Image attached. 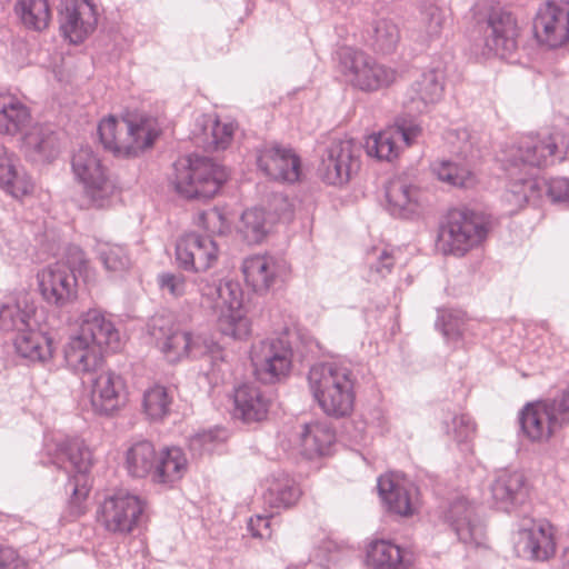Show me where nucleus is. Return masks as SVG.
<instances>
[{
	"mask_svg": "<svg viewBox=\"0 0 569 569\" xmlns=\"http://www.w3.org/2000/svg\"><path fill=\"white\" fill-rule=\"evenodd\" d=\"M557 138L552 134L540 139L539 137H525L517 146H512L506 152V156L501 161L503 162V169L509 171L510 182L506 193L510 189V184L515 180H525V178L517 177V170L521 171L520 164L523 167H543L552 162V157L557 151ZM532 177H526L531 179Z\"/></svg>",
	"mask_w": 569,
	"mask_h": 569,
	"instance_id": "nucleus-11",
	"label": "nucleus"
},
{
	"mask_svg": "<svg viewBox=\"0 0 569 569\" xmlns=\"http://www.w3.org/2000/svg\"><path fill=\"white\" fill-rule=\"evenodd\" d=\"M432 171L439 180L453 187L470 188L476 183L475 173L456 161L441 160L432 164Z\"/></svg>",
	"mask_w": 569,
	"mask_h": 569,
	"instance_id": "nucleus-46",
	"label": "nucleus"
},
{
	"mask_svg": "<svg viewBox=\"0 0 569 569\" xmlns=\"http://www.w3.org/2000/svg\"><path fill=\"white\" fill-rule=\"evenodd\" d=\"M120 348V335L114 325L99 310H89L82 317L78 331L64 346L67 365L78 373H92L103 363V350Z\"/></svg>",
	"mask_w": 569,
	"mask_h": 569,
	"instance_id": "nucleus-1",
	"label": "nucleus"
},
{
	"mask_svg": "<svg viewBox=\"0 0 569 569\" xmlns=\"http://www.w3.org/2000/svg\"><path fill=\"white\" fill-rule=\"evenodd\" d=\"M16 12L27 28L37 31L46 29L51 20L48 0H19Z\"/></svg>",
	"mask_w": 569,
	"mask_h": 569,
	"instance_id": "nucleus-44",
	"label": "nucleus"
},
{
	"mask_svg": "<svg viewBox=\"0 0 569 569\" xmlns=\"http://www.w3.org/2000/svg\"><path fill=\"white\" fill-rule=\"evenodd\" d=\"M90 400L93 410L100 415H111L127 401L122 378L112 371L100 372L91 383Z\"/></svg>",
	"mask_w": 569,
	"mask_h": 569,
	"instance_id": "nucleus-20",
	"label": "nucleus"
},
{
	"mask_svg": "<svg viewBox=\"0 0 569 569\" xmlns=\"http://www.w3.org/2000/svg\"><path fill=\"white\" fill-rule=\"evenodd\" d=\"M519 533L525 551L532 559L547 560L555 555V530L548 520L523 519Z\"/></svg>",
	"mask_w": 569,
	"mask_h": 569,
	"instance_id": "nucleus-25",
	"label": "nucleus"
},
{
	"mask_svg": "<svg viewBox=\"0 0 569 569\" xmlns=\"http://www.w3.org/2000/svg\"><path fill=\"white\" fill-rule=\"evenodd\" d=\"M228 179L226 168L208 158H188L174 163L176 191L187 199H210Z\"/></svg>",
	"mask_w": 569,
	"mask_h": 569,
	"instance_id": "nucleus-6",
	"label": "nucleus"
},
{
	"mask_svg": "<svg viewBox=\"0 0 569 569\" xmlns=\"http://www.w3.org/2000/svg\"><path fill=\"white\" fill-rule=\"evenodd\" d=\"M542 401L528 403L520 415L522 431L531 441L545 442L558 431Z\"/></svg>",
	"mask_w": 569,
	"mask_h": 569,
	"instance_id": "nucleus-31",
	"label": "nucleus"
},
{
	"mask_svg": "<svg viewBox=\"0 0 569 569\" xmlns=\"http://www.w3.org/2000/svg\"><path fill=\"white\" fill-rule=\"evenodd\" d=\"M392 128L398 132L399 142L405 143L407 147L411 146L422 131L420 124L405 118L398 119Z\"/></svg>",
	"mask_w": 569,
	"mask_h": 569,
	"instance_id": "nucleus-57",
	"label": "nucleus"
},
{
	"mask_svg": "<svg viewBox=\"0 0 569 569\" xmlns=\"http://www.w3.org/2000/svg\"><path fill=\"white\" fill-rule=\"evenodd\" d=\"M64 260H61L68 268L74 273L77 270L80 271L87 263L86 254L83 250L78 246H69L66 249Z\"/></svg>",
	"mask_w": 569,
	"mask_h": 569,
	"instance_id": "nucleus-59",
	"label": "nucleus"
},
{
	"mask_svg": "<svg viewBox=\"0 0 569 569\" xmlns=\"http://www.w3.org/2000/svg\"><path fill=\"white\" fill-rule=\"evenodd\" d=\"M542 403L558 430L569 426V389L553 399L543 400Z\"/></svg>",
	"mask_w": 569,
	"mask_h": 569,
	"instance_id": "nucleus-53",
	"label": "nucleus"
},
{
	"mask_svg": "<svg viewBox=\"0 0 569 569\" xmlns=\"http://www.w3.org/2000/svg\"><path fill=\"white\" fill-rule=\"evenodd\" d=\"M251 362L257 379L273 383L287 377L292 363V351L288 341L270 338L252 346Z\"/></svg>",
	"mask_w": 569,
	"mask_h": 569,
	"instance_id": "nucleus-12",
	"label": "nucleus"
},
{
	"mask_svg": "<svg viewBox=\"0 0 569 569\" xmlns=\"http://www.w3.org/2000/svg\"><path fill=\"white\" fill-rule=\"evenodd\" d=\"M98 132L103 147L114 156L134 157L153 144L160 129L154 118L131 114L121 119H103Z\"/></svg>",
	"mask_w": 569,
	"mask_h": 569,
	"instance_id": "nucleus-3",
	"label": "nucleus"
},
{
	"mask_svg": "<svg viewBox=\"0 0 569 569\" xmlns=\"http://www.w3.org/2000/svg\"><path fill=\"white\" fill-rule=\"evenodd\" d=\"M397 134V130L389 127L378 133L369 136L365 146L367 153L379 160L391 161L397 158L401 149Z\"/></svg>",
	"mask_w": 569,
	"mask_h": 569,
	"instance_id": "nucleus-42",
	"label": "nucleus"
},
{
	"mask_svg": "<svg viewBox=\"0 0 569 569\" xmlns=\"http://www.w3.org/2000/svg\"><path fill=\"white\" fill-rule=\"evenodd\" d=\"M517 27L510 12L493 8L485 29V47L501 57L516 49Z\"/></svg>",
	"mask_w": 569,
	"mask_h": 569,
	"instance_id": "nucleus-22",
	"label": "nucleus"
},
{
	"mask_svg": "<svg viewBox=\"0 0 569 569\" xmlns=\"http://www.w3.org/2000/svg\"><path fill=\"white\" fill-rule=\"evenodd\" d=\"M299 452L307 459L329 455L336 441L335 431L327 422H310L299 432Z\"/></svg>",
	"mask_w": 569,
	"mask_h": 569,
	"instance_id": "nucleus-29",
	"label": "nucleus"
},
{
	"mask_svg": "<svg viewBox=\"0 0 569 569\" xmlns=\"http://www.w3.org/2000/svg\"><path fill=\"white\" fill-rule=\"evenodd\" d=\"M271 229V222L260 208L246 210L241 216L239 231L248 243H260Z\"/></svg>",
	"mask_w": 569,
	"mask_h": 569,
	"instance_id": "nucleus-45",
	"label": "nucleus"
},
{
	"mask_svg": "<svg viewBox=\"0 0 569 569\" xmlns=\"http://www.w3.org/2000/svg\"><path fill=\"white\" fill-rule=\"evenodd\" d=\"M94 252L106 271L116 276L122 274L131 266L127 250L121 244L97 240Z\"/></svg>",
	"mask_w": 569,
	"mask_h": 569,
	"instance_id": "nucleus-43",
	"label": "nucleus"
},
{
	"mask_svg": "<svg viewBox=\"0 0 569 569\" xmlns=\"http://www.w3.org/2000/svg\"><path fill=\"white\" fill-rule=\"evenodd\" d=\"M400 39L398 27L388 19H379L372 28V47L381 53L392 52Z\"/></svg>",
	"mask_w": 569,
	"mask_h": 569,
	"instance_id": "nucleus-48",
	"label": "nucleus"
},
{
	"mask_svg": "<svg viewBox=\"0 0 569 569\" xmlns=\"http://www.w3.org/2000/svg\"><path fill=\"white\" fill-rule=\"evenodd\" d=\"M436 326L441 329V332L447 340L457 341L462 336L465 320L458 312L442 311L438 317Z\"/></svg>",
	"mask_w": 569,
	"mask_h": 569,
	"instance_id": "nucleus-54",
	"label": "nucleus"
},
{
	"mask_svg": "<svg viewBox=\"0 0 569 569\" xmlns=\"http://www.w3.org/2000/svg\"><path fill=\"white\" fill-rule=\"evenodd\" d=\"M202 305L219 312L218 328L223 336L244 339L250 333V322L241 310L240 289L232 282H210L201 279L198 283Z\"/></svg>",
	"mask_w": 569,
	"mask_h": 569,
	"instance_id": "nucleus-5",
	"label": "nucleus"
},
{
	"mask_svg": "<svg viewBox=\"0 0 569 569\" xmlns=\"http://www.w3.org/2000/svg\"><path fill=\"white\" fill-rule=\"evenodd\" d=\"M299 497L300 489L287 476L273 479L264 493V500L274 508H288L295 505Z\"/></svg>",
	"mask_w": 569,
	"mask_h": 569,
	"instance_id": "nucleus-47",
	"label": "nucleus"
},
{
	"mask_svg": "<svg viewBox=\"0 0 569 569\" xmlns=\"http://www.w3.org/2000/svg\"><path fill=\"white\" fill-rule=\"evenodd\" d=\"M242 272L253 291L264 293L279 276V263L271 256H252L243 261Z\"/></svg>",
	"mask_w": 569,
	"mask_h": 569,
	"instance_id": "nucleus-30",
	"label": "nucleus"
},
{
	"mask_svg": "<svg viewBox=\"0 0 569 569\" xmlns=\"http://www.w3.org/2000/svg\"><path fill=\"white\" fill-rule=\"evenodd\" d=\"M543 192L553 202H569V179L553 178L548 183L538 178L515 180L503 200L510 207V212H513L527 202L539 200Z\"/></svg>",
	"mask_w": 569,
	"mask_h": 569,
	"instance_id": "nucleus-14",
	"label": "nucleus"
},
{
	"mask_svg": "<svg viewBox=\"0 0 569 569\" xmlns=\"http://www.w3.org/2000/svg\"><path fill=\"white\" fill-rule=\"evenodd\" d=\"M490 491L497 508L507 512L522 505L528 498L527 481L519 471H498L490 486Z\"/></svg>",
	"mask_w": 569,
	"mask_h": 569,
	"instance_id": "nucleus-26",
	"label": "nucleus"
},
{
	"mask_svg": "<svg viewBox=\"0 0 569 569\" xmlns=\"http://www.w3.org/2000/svg\"><path fill=\"white\" fill-rule=\"evenodd\" d=\"M487 237V228L470 210H451L438 234V247L445 254L465 256Z\"/></svg>",
	"mask_w": 569,
	"mask_h": 569,
	"instance_id": "nucleus-9",
	"label": "nucleus"
},
{
	"mask_svg": "<svg viewBox=\"0 0 569 569\" xmlns=\"http://www.w3.org/2000/svg\"><path fill=\"white\" fill-rule=\"evenodd\" d=\"M74 180L82 187L88 207L104 208L110 204L116 186L99 156L89 147H81L71 158Z\"/></svg>",
	"mask_w": 569,
	"mask_h": 569,
	"instance_id": "nucleus-7",
	"label": "nucleus"
},
{
	"mask_svg": "<svg viewBox=\"0 0 569 569\" xmlns=\"http://www.w3.org/2000/svg\"><path fill=\"white\" fill-rule=\"evenodd\" d=\"M33 308L27 302L10 300L0 306V329L16 331L17 335L29 329Z\"/></svg>",
	"mask_w": 569,
	"mask_h": 569,
	"instance_id": "nucleus-41",
	"label": "nucleus"
},
{
	"mask_svg": "<svg viewBox=\"0 0 569 569\" xmlns=\"http://www.w3.org/2000/svg\"><path fill=\"white\" fill-rule=\"evenodd\" d=\"M53 462L68 475H72L68 483L72 491L70 503L74 508V513L81 515L80 505L89 492L86 475L92 463L91 451L80 440L68 441L59 447Z\"/></svg>",
	"mask_w": 569,
	"mask_h": 569,
	"instance_id": "nucleus-10",
	"label": "nucleus"
},
{
	"mask_svg": "<svg viewBox=\"0 0 569 569\" xmlns=\"http://www.w3.org/2000/svg\"><path fill=\"white\" fill-rule=\"evenodd\" d=\"M378 490L388 509L402 517L412 516L417 509V490L406 479L395 473L378 479Z\"/></svg>",
	"mask_w": 569,
	"mask_h": 569,
	"instance_id": "nucleus-24",
	"label": "nucleus"
},
{
	"mask_svg": "<svg viewBox=\"0 0 569 569\" xmlns=\"http://www.w3.org/2000/svg\"><path fill=\"white\" fill-rule=\"evenodd\" d=\"M420 190L407 178L397 177L386 187V197L393 216L408 217L419 204Z\"/></svg>",
	"mask_w": 569,
	"mask_h": 569,
	"instance_id": "nucleus-33",
	"label": "nucleus"
},
{
	"mask_svg": "<svg viewBox=\"0 0 569 569\" xmlns=\"http://www.w3.org/2000/svg\"><path fill=\"white\" fill-rule=\"evenodd\" d=\"M203 126V148L211 151L227 149L234 134L236 124L231 121H223L218 118L206 117Z\"/></svg>",
	"mask_w": 569,
	"mask_h": 569,
	"instance_id": "nucleus-39",
	"label": "nucleus"
},
{
	"mask_svg": "<svg viewBox=\"0 0 569 569\" xmlns=\"http://www.w3.org/2000/svg\"><path fill=\"white\" fill-rule=\"evenodd\" d=\"M60 29L71 43L82 42L98 22L94 6L89 0H61Z\"/></svg>",
	"mask_w": 569,
	"mask_h": 569,
	"instance_id": "nucleus-19",
	"label": "nucleus"
},
{
	"mask_svg": "<svg viewBox=\"0 0 569 569\" xmlns=\"http://www.w3.org/2000/svg\"><path fill=\"white\" fill-rule=\"evenodd\" d=\"M157 451L148 440L134 442L126 453V468L132 477H153Z\"/></svg>",
	"mask_w": 569,
	"mask_h": 569,
	"instance_id": "nucleus-38",
	"label": "nucleus"
},
{
	"mask_svg": "<svg viewBox=\"0 0 569 569\" xmlns=\"http://www.w3.org/2000/svg\"><path fill=\"white\" fill-rule=\"evenodd\" d=\"M13 345L19 356L32 362H46L54 351L52 338L46 332L33 330L31 326L17 335Z\"/></svg>",
	"mask_w": 569,
	"mask_h": 569,
	"instance_id": "nucleus-32",
	"label": "nucleus"
},
{
	"mask_svg": "<svg viewBox=\"0 0 569 569\" xmlns=\"http://www.w3.org/2000/svg\"><path fill=\"white\" fill-rule=\"evenodd\" d=\"M228 435L224 429L214 428L198 432L190 438V450L199 456L212 452L219 445L223 443Z\"/></svg>",
	"mask_w": 569,
	"mask_h": 569,
	"instance_id": "nucleus-51",
	"label": "nucleus"
},
{
	"mask_svg": "<svg viewBox=\"0 0 569 569\" xmlns=\"http://www.w3.org/2000/svg\"><path fill=\"white\" fill-rule=\"evenodd\" d=\"M537 40L551 49L569 42V2L548 1L541 6L533 21Z\"/></svg>",
	"mask_w": 569,
	"mask_h": 569,
	"instance_id": "nucleus-15",
	"label": "nucleus"
},
{
	"mask_svg": "<svg viewBox=\"0 0 569 569\" xmlns=\"http://www.w3.org/2000/svg\"><path fill=\"white\" fill-rule=\"evenodd\" d=\"M368 261L370 270L376 272L379 277L383 278L391 272L395 264V251L388 249H375L369 253Z\"/></svg>",
	"mask_w": 569,
	"mask_h": 569,
	"instance_id": "nucleus-56",
	"label": "nucleus"
},
{
	"mask_svg": "<svg viewBox=\"0 0 569 569\" xmlns=\"http://www.w3.org/2000/svg\"><path fill=\"white\" fill-rule=\"evenodd\" d=\"M30 121V111L17 97L0 94V133L17 134Z\"/></svg>",
	"mask_w": 569,
	"mask_h": 569,
	"instance_id": "nucleus-37",
	"label": "nucleus"
},
{
	"mask_svg": "<svg viewBox=\"0 0 569 569\" xmlns=\"http://www.w3.org/2000/svg\"><path fill=\"white\" fill-rule=\"evenodd\" d=\"M149 335L169 362L183 358L210 356L223 359L222 349L213 340L201 335H193L177 327L170 317L156 316L148 325Z\"/></svg>",
	"mask_w": 569,
	"mask_h": 569,
	"instance_id": "nucleus-4",
	"label": "nucleus"
},
{
	"mask_svg": "<svg viewBox=\"0 0 569 569\" xmlns=\"http://www.w3.org/2000/svg\"><path fill=\"white\" fill-rule=\"evenodd\" d=\"M218 259V246L209 236L190 232L181 236L176 244V260L187 271L201 272Z\"/></svg>",
	"mask_w": 569,
	"mask_h": 569,
	"instance_id": "nucleus-18",
	"label": "nucleus"
},
{
	"mask_svg": "<svg viewBox=\"0 0 569 569\" xmlns=\"http://www.w3.org/2000/svg\"><path fill=\"white\" fill-rule=\"evenodd\" d=\"M248 529L253 537L262 539L271 537L270 519L267 517L257 516L256 518H250Z\"/></svg>",
	"mask_w": 569,
	"mask_h": 569,
	"instance_id": "nucleus-62",
	"label": "nucleus"
},
{
	"mask_svg": "<svg viewBox=\"0 0 569 569\" xmlns=\"http://www.w3.org/2000/svg\"><path fill=\"white\" fill-rule=\"evenodd\" d=\"M446 517L461 542L473 547L485 545V526L468 500L460 498L453 501Z\"/></svg>",
	"mask_w": 569,
	"mask_h": 569,
	"instance_id": "nucleus-23",
	"label": "nucleus"
},
{
	"mask_svg": "<svg viewBox=\"0 0 569 569\" xmlns=\"http://www.w3.org/2000/svg\"><path fill=\"white\" fill-rule=\"evenodd\" d=\"M161 292L178 299L188 293L189 283L184 274L179 272H162L157 277Z\"/></svg>",
	"mask_w": 569,
	"mask_h": 569,
	"instance_id": "nucleus-52",
	"label": "nucleus"
},
{
	"mask_svg": "<svg viewBox=\"0 0 569 569\" xmlns=\"http://www.w3.org/2000/svg\"><path fill=\"white\" fill-rule=\"evenodd\" d=\"M446 428L459 443L470 440L476 431L475 423L468 415L453 416L451 425L446 422Z\"/></svg>",
	"mask_w": 569,
	"mask_h": 569,
	"instance_id": "nucleus-55",
	"label": "nucleus"
},
{
	"mask_svg": "<svg viewBox=\"0 0 569 569\" xmlns=\"http://www.w3.org/2000/svg\"><path fill=\"white\" fill-rule=\"evenodd\" d=\"M13 153L0 146V188L14 198L23 197L32 191L33 183L24 171L20 170Z\"/></svg>",
	"mask_w": 569,
	"mask_h": 569,
	"instance_id": "nucleus-35",
	"label": "nucleus"
},
{
	"mask_svg": "<svg viewBox=\"0 0 569 569\" xmlns=\"http://www.w3.org/2000/svg\"><path fill=\"white\" fill-rule=\"evenodd\" d=\"M144 510L143 501L136 495L118 491L106 498L98 510V521L112 533H130Z\"/></svg>",
	"mask_w": 569,
	"mask_h": 569,
	"instance_id": "nucleus-13",
	"label": "nucleus"
},
{
	"mask_svg": "<svg viewBox=\"0 0 569 569\" xmlns=\"http://www.w3.org/2000/svg\"><path fill=\"white\" fill-rule=\"evenodd\" d=\"M37 277L40 293L49 305L64 307L77 298V277L62 261L43 268Z\"/></svg>",
	"mask_w": 569,
	"mask_h": 569,
	"instance_id": "nucleus-17",
	"label": "nucleus"
},
{
	"mask_svg": "<svg viewBox=\"0 0 569 569\" xmlns=\"http://www.w3.org/2000/svg\"><path fill=\"white\" fill-rule=\"evenodd\" d=\"M308 383L313 398L327 416L342 418L352 412L356 376L346 361L313 365L309 370Z\"/></svg>",
	"mask_w": 569,
	"mask_h": 569,
	"instance_id": "nucleus-2",
	"label": "nucleus"
},
{
	"mask_svg": "<svg viewBox=\"0 0 569 569\" xmlns=\"http://www.w3.org/2000/svg\"><path fill=\"white\" fill-rule=\"evenodd\" d=\"M445 16L440 8L430 4L421 11L420 32L422 41L438 39L442 32Z\"/></svg>",
	"mask_w": 569,
	"mask_h": 569,
	"instance_id": "nucleus-50",
	"label": "nucleus"
},
{
	"mask_svg": "<svg viewBox=\"0 0 569 569\" xmlns=\"http://www.w3.org/2000/svg\"><path fill=\"white\" fill-rule=\"evenodd\" d=\"M257 163L259 169L273 180H299L300 159L291 149L278 144L266 146L259 151Z\"/></svg>",
	"mask_w": 569,
	"mask_h": 569,
	"instance_id": "nucleus-21",
	"label": "nucleus"
},
{
	"mask_svg": "<svg viewBox=\"0 0 569 569\" xmlns=\"http://www.w3.org/2000/svg\"><path fill=\"white\" fill-rule=\"evenodd\" d=\"M442 90L441 74L436 70L425 72L408 90L405 106L409 112L422 113L440 100Z\"/></svg>",
	"mask_w": 569,
	"mask_h": 569,
	"instance_id": "nucleus-28",
	"label": "nucleus"
},
{
	"mask_svg": "<svg viewBox=\"0 0 569 569\" xmlns=\"http://www.w3.org/2000/svg\"><path fill=\"white\" fill-rule=\"evenodd\" d=\"M173 393L167 387L156 383L148 387L142 396L143 412L150 420H162L170 413Z\"/></svg>",
	"mask_w": 569,
	"mask_h": 569,
	"instance_id": "nucleus-40",
	"label": "nucleus"
},
{
	"mask_svg": "<svg viewBox=\"0 0 569 569\" xmlns=\"http://www.w3.org/2000/svg\"><path fill=\"white\" fill-rule=\"evenodd\" d=\"M188 468V460L179 447H164L157 452L153 481L173 483L180 480Z\"/></svg>",
	"mask_w": 569,
	"mask_h": 569,
	"instance_id": "nucleus-36",
	"label": "nucleus"
},
{
	"mask_svg": "<svg viewBox=\"0 0 569 569\" xmlns=\"http://www.w3.org/2000/svg\"><path fill=\"white\" fill-rule=\"evenodd\" d=\"M26 144L43 159L53 158L58 152L57 137L48 127H36L24 138Z\"/></svg>",
	"mask_w": 569,
	"mask_h": 569,
	"instance_id": "nucleus-49",
	"label": "nucleus"
},
{
	"mask_svg": "<svg viewBox=\"0 0 569 569\" xmlns=\"http://www.w3.org/2000/svg\"><path fill=\"white\" fill-rule=\"evenodd\" d=\"M339 71L346 82L365 92H373L391 86L397 79L393 68L376 61L366 52L343 47L338 51Z\"/></svg>",
	"mask_w": 569,
	"mask_h": 569,
	"instance_id": "nucleus-8",
	"label": "nucleus"
},
{
	"mask_svg": "<svg viewBox=\"0 0 569 569\" xmlns=\"http://www.w3.org/2000/svg\"><path fill=\"white\" fill-rule=\"evenodd\" d=\"M0 569H27V567L12 548L0 547Z\"/></svg>",
	"mask_w": 569,
	"mask_h": 569,
	"instance_id": "nucleus-61",
	"label": "nucleus"
},
{
	"mask_svg": "<svg viewBox=\"0 0 569 569\" xmlns=\"http://www.w3.org/2000/svg\"><path fill=\"white\" fill-rule=\"evenodd\" d=\"M367 565L373 569H409L412 566V553L391 542L377 539L367 547Z\"/></svg>",
	"mask_w": 569,
	"mask_h": 569,
	"instance_id": "nucleus-27",
	"label": "nucleus"
},
{
	"mask_svg": "<svg viewBox=\"0 0 569 569\" xmlns=\"http://www.w3.org/2000/svg\"><path fill=\"white\" fill-rule=\"evenodd\" d=\"M561 569H569V549L565 550L562 555V568Z\"/></svg>",
	"mask_w": 569,
	"mask_h": 569,
	"instance_id": "nucleus-63",
	"label": "nucleus"
},
{
	"mask_svg": "<svg viewBox=\"0 0 569 569\" xmlns=\"http://www.w3.org/2000/svg\"><path fill=\"white\" fill-rule=\"evenodd\" d=\"M234 416L244 422L262 420L268 412L269 402L258 387L242 385L236 388L233 395Z\"/></svg>",
	"mask_w": 569,
	"mask_h": 569,
	"instance_id": "nucleus-34",
	"label": "nucleus"
},
{
	"mask_svg": "<svg viewBox=\"0 0 569 569\" xmlns=\"http://www.w3.org/2000/svg\"><path fill=\"white\" fill-rule=\"evenodd\" d=\"M271 207L280 220H291L293 214V206L286 196L281 193L273 194Z\"/></svg>",
	"mask_w": 569,
	"mask_h": 569,
	"instance_id": "nucleus-60",
	"label": "nucleus"
},
{
	"mask_svg": "<svg viewBox=\"0 0 569 569\" xmlns=\"http://www.w3.org/2000/svg\"><path fill=\"white\" fill-rule=\"evenodd\" d=\"M201 226L211 233H220L224 227V219L218 209L204 211L199 217Z\"/></svg>",
	"mask_w": 569,
	"mask_h": 569,
	"instance_id": "nucleus-58",
	"label": "nucleus"
},
{
	"mask_svg": "<svg viewBox=\"0 0 569 569\" xmlns=\"http://www.w3.org/2000/svg\"><path fill=\"white\" fill-rule=\"evenodd\" d=\"M356 151V144L350 139L332 141L319 167L321 179L332 186L347 183L359 169Z\"/></svg>",
	"mask_w": 569,
	"mask_h": 569,
	"instance_id": "nucleus-16",
	"label": "nucleus"
}]
</instances>
